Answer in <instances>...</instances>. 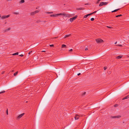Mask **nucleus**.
Returning a JSON list of instances; mask_svg holds the SVG:
<instances>
[{
  "instance_id": "nucleus-1",
  "label": "nucleus",
  "mask_w": 129,
  "mask_h": 129,
  "mask_svg": "<svg viewBox=\"0 0 129 129\" xmlns=\"http://www.w3.org/2000/svg\"><path fill=\"white\" fill-rule=\"evenodd\" d=\"M95 40L98 43H100L103 42V40L100 39H95Z\"/></svg>"
},
{
  "instance_id": "nucleus-2",
  "label": "nucleus",
  "mask_w": 129,
  "mask_h": 129,
  "mask_svg": "<svg viewBox=\"0 0 129 129\" xmlns=\"http://www.w3.org/2000/svg\"><path fill=\"white\" fill-rule=\"evenodd\" d=\"M108 2H101L100 3L99 6H101L103 5H107L108 4Z\"/></svg>"
},
{
  "instance_id": "nucleus-3",
  "label": "nucleus",
  "mask_w": 129,
  "mask_h": 129,
  "mask_svg": "<svg viewBox=\"0 0 129 129\" xmlns=\"http://www.w3.org/2000/svg\"><path fill=\"white\" fill-rule=\"evenodd\" d=\"M121 116L120 115H118L116 116H111L110 117V118L111 119L116 118H120Z\"/></svg>"
},
{
  "instance_id": "nucleus-4",
  "label": "nucleus",
  "mask_w": 129,
  "mask_h": 129,
  "mask_svg": "<svg viewBox=\"0 0 129 129\" xmlns=\"http://www.w3.org/2000/svg\"><path fill=\"white\" fill-rule=\"evenodd\" d=\"M77 17V16L76 15L74 17L70 18V21L71 22H73L74 20H75L76 19Z\"/></svg>"
},
{
  "instance_id": "nucleus-5",
  "label": "nucleus",
  "mask_w": 129,
  "mask_h": 129,
  "mask_svg": "<svg viewBox=\"0 0 129 129\" xmlns=\"http://www.w3.org/2000/svg\"><path fill=\"white\" fill-rule=\"evenodd\" d=\"M10 16V15H4L2 16L1 17L2 19H5L9 17Z\"/></svg>"
},
{
  "instance_id": "nucleus-6",
  "label": "nucleus",
  "mask_w": 129,
  "mask_h": 129,
  "mask_svg": "<svg viewBox=\"0 0 129 129\" xmlns=\"http://www.w3.org/2000/svg\"><path fill=\"white\" fill-rule=\"evenodd\" d=\"M24 113H23L19 115L17 117V119H19L21 118L24 115Z\"/></svg>"
},
{
  "instance_id": "nucleus-7",
  "label": "nucleus",
  "mask_w": 129,
  "mask_h": 129,
  "mask_svg": "<svg viewBox=\"0 0 129 129\" xmlns=\"http://www.w3.org/2000/svg\"><path fill=\"white\" fill-rule=\"evenodd\" d=\"M79 116L78 114H76L74 118L75 120L78 119L79 118Z\"/></svg>"
},
{
  "instance_id": "nucleus-8",
  "label": "nucleus",
  "mask_w": 129,
  "mask_h": 129,
  "mask_svg": "<svg viewBox=\"0 0 129 129\" xmlns=\"http://www.w3.org/2000/svg\"><path fill=\"white\" fill-rule=\"evenodd\" d=\"M64 16H65L66 17H71V15H70V14H66V13H65V14Z\"/></svg>"
},
{
  "instance_id": "nucleus-9",
  "label": "nucleus",
  "mask_w": 129,
  "mask_h": 129,
  "mask_svg": "<svg viewBox=\"0 0 129 129\" xmlns=\"http://www.w3.org/2000/svg\"><path fill=\"white\" fill-rule=\"evenodd\" d=\"M129 98V95H127V96L124 97V98H123L122 99V100H124L125 99H127L128 98Z\"/></svg>"
},
{
  "instance_id": "nucleus-10",
  "label": "nucleus",
  "mask_w": 129,
  "mask_h": 129,
  "mask_svg": "<svg viewBox=\"0 0 129 129\" xmlns=\"http://www.w3.org/2000/svg\"><path fill=\"white\" fill-rule=\"evenodd\" d=\"M90 14H87L85 15L84 17V18H87L88 16L90 15Z\"/></svg>"
},
{
  "instance_id": "nucleus-11",
  "label": "nucleus",
  "mask_w": 129,
  "mask_h": 129,
  "mask_svg": "<svg viewBox=\"0 0 129 129\" xmlns=\"http://www.w3.org/2000/svg\"><path fill=\"white\" fill-rule=\"evenodd\" d=\"M71 35L70 34L69 35H66L65 36L64 38H66L68 37H69Z\"/></svg>"
},
{
  "instance_id": "nucleus-12",
  "label": "nucleus",
  "mask_w": 129,
  "mask_h": 129,
  "mask_svg": "<svg viewBox=\"0 0 129 129\" xmlns=\"http://www.w3.org/2000/svg\"><path fill=\"white\" fill-rule=\"evenodd\" d=\"M120 9H117L115 10H114V11H112V12L113 13V12H116V11H118V10H119Z\"/></svg>"
},
{
  "instance_id": "nucleus-13",
  "label": "nucleus",
  "mask_w": 129,
  "mask_h": 129,
  "mask_svg": "<svg viewBox=\"0 0 129 129\" xmlns=\"http://www.w3.org/2000/svg\"><path fill=\"white\" fill-rule=\"evenodd\" d=\"M122 57V56H117L116 58H117V59H120Z\"/></svg>"
},
{
  "instance_id": "nucleus-14",
  "label": "nucleus",
  "mask_w": 129,
  "mask_h": 129,
  "mask_svg": "<svg viewBox=\"0 0 129 129\" xmlns=\"http://www.w3.org/2000/svg\"><path fill=\"white\" fill-rule=\"evenodd\" d=\"M24 0H21L19 2L20 3L22 4L24 2Z\"/></svg>"
},
{
  "instance_id": "nucleus-15",
  "label": "nucleus",
  "mask_w": 129,
  "mask_h": 129,
  "mask_svg": "<svg viewBox=\"0 0 129 129\" xmlns=\"http://www.w3.org/2000/svg\"><path fill=\"white\" fill-rule=\"evenodd\" d=\"M13 14H16L18 15L19 14V12H14L13 13Z\"/></svg>"
},
{
  "instance_id": "nucleus-16",
  "label": "nucleus",
  "mask_w": 129,
  "mask_h": 129,
  "mask_svg": "<svg viewBox=\"0 0 129 129\" xmlns=\"http://www.w3.org/2000/svg\"><path fill=\"white\" fill-rule=\"evenodd\" d=\"M59 15V14H54V17H57Z\"/></svg>"
},
{
  "instance_id": "nucleus-17",
  "label": "nucleus",
  "mask_w": 129,
  "mask_h": 129,
  "mask_svg": "<svg viewBox=\"0 0 129 129\" xmlns=\"http://www.w3.org/2000/svg\"><path fill=\"white\" fill-rule=\"evenodd\" d=\"M35 14H36L34 12H32L31 13H30V15H34Z\"/></svg>"
},
{
  "instance_id": "nucleus-18",
  "label": "nucleus",
  "mask_w": 129,
  "mask_h": 129,
  "mask_svg": "<svg viewBox=\"0 0 129 129\" xmlns=\"http://www.w3.org/2000/svg\"><path fill=\"white\" fill-rule=\"evenodd\" d=\"M65 13H59V15H64V16L65 15Z\"/></svg>"
},
{
  "instance_id": "nucleus-19",
  "label": "nucleus",
  "mask_w": 129,
  "mask_h": 129,
  "mask_svg": "<svg viewBox=\"0 0 129 129\" xmlns=\"http://www.w3.org/2000/svg\"><path fill=\"white\" fill-rule=\"evenodd\" d=\"M66 47V45L64 44H62V48H63L64 47Z\"/></svg>"
},
{
  "instance_id": "nucleus-20",
  "label": "nucleus",
  "mask_w": 129,
  "mask_h": 129,
  "mask_svg": "<svg viewBox=\"0 0 129 129\" xmlns=\"http://www.w3.org/2000/svg\"><path fill=\"white\" fill-rule=\"evenodd\" d=\"M18 52H17L13 54L12 55H18Z\"/></svg>"
},
{
  "instance_id": "nucleus-21",
  "label": "nucleus",
  "mask_w": 129,
  "mask_h": 129,
  "mask_svg": "<svg viewBox=\"0 0 129 129\" xmlns=\"http://www.w3.org/2000/svg\"><path fill=\"white\" fill-rule=\"evenodd\" d=\"M84 9V8H83V9L82 8H77L76 9L77 10H82V9Z\"/></svg>"
},
{
  "instance_id": "nucleus-22",
  "label": "nucleus",
  "mask_w": 129,
  "mask_h": 129,
  "mask_svg": "<svg viewBox=\"0 0 129 129\" xmlns=\"http://www.w3.org/2000/svg\"><path fill=\"white\" fill-rule=\"evenodd\" d=\"M97 12V11H95L94 12H93L92 13H90V15L93 14H94V13H96V12Z\"/></svg>"
},
{
  "instance_id": "nucleus-23",
  "label": "nucleus",
  "mask_w": 129,
  "mask_h": 129,
  "mask_svg": "<svg viewBox=\"0 0 129 129\" xmlns=\"http://www.w3.org/2000/svg\"><path fill=\"white\" fill-rule=\"evenodd\" d=\"M18 73V71L16 72L15 73H14V76H16L17 75V74Z\"/></svg>"
},
{
  "instance_id": "nucleus-24",
  "label": "nucleus",
  "mask_w": 129,
  "mask_h": 129,
  "mask_svg": "<svg viewBox=\"0 0 129 129\" xmlns=\"http://www.w3.org/2000/svg\"><path fill=\"white\" fill-rule=\"evenodd\" d=\"M46 13L47 14H51V13H53V12H46Z\"/></svg>"
},
{
  "instance_id": "nucleus-25",
  "label": "nucleus",
  "mask_w": 129,
  "mask_h": 129,
  "mask_svg": "<svg viewBox=\"0 0 129 129\" xmlns=\"http://www.w3.org/2000/svg\"><path fill=\"white\" fill-rule=\"evenodd\" d=\"M122 15L121 14V15H117L116 16V17H120V16H122Z\"/></svg>"
},
{
  "instance_id": "nucleus-26",
  "label": "nucleus",
  "mask_w": 129,
  "mask_h": 129,
  "mask_svg": "<svg viewBox=\"0 0 129 129\" xmlns=\"http://www.w3.org/2000/svg\"><path fill=\"white\" fill-rule=\"evenodd\" d=\"M35 14L38 13L39 12V11L38 10H36L35 11H34Z\"/></svg>"
},
{
  "instance_id": "nucleus-27",
  "label": "nucleus",
  "mask_w": 129,
  "mask_h": 129,
  "mask_svg": "<svg viewBox=\"0 0 129 129\" xmlns=\"http://www.w3.org/2000/svg\"><path fill=\"white\" fill-rule=\"evenodd\" d=\"M85 5H90V3H87L86 4H85Z\"/></svg>"
},
{
  "instance_id": "nucleus-28",
  "label": "nucleus",
  "mask_w": 129,
  "mask_h": 129,
  "mask_svg": "<svg viewBox=\"0 0 129 129\" xmlns=\"http://www.w3.org/2000/svg\"><path fill=\"white\" fill-rule=\"evenodd\" d=\"M116 46H119V47H122V45H116Z\"/></svg>"
},
{
  "instance_id": "nucleus-29",
  "label": "nucleus",
  "mask_w": 129,
  "mask_h": 129,
  "mask_svg": "<svg viewBox=\"0 0 129 129\" xmlns=\"http://www.w3.org/2000/svg\"><path fill=\"white\" fill-rule=\"evenodd\" d=\"M5 92V91H3L2 92H0V94H1L3 93H4Z\"/></svg>"
},
{
  "instance_id": "nucleus-30",
  "label": "nucleus",
  "mask_w": 129,
  "mask_h": 129,
  "mask_svg": "<svg viewBox=\"0 0 129 129\" xmlns=\"http://www.w3.org/2000/svg\"><path fill=\"white\" fill-rule=\"evenodd\" d=\"M94 19L93 18H92L90 20L91 21H93L94 20Z\"/></svg>"
},
{
  "instance_id": "nucleus-31",
  "label": "nucleus",
  "mask_w": 129,
  "mask_h": 129,
  "mask_svg": "<svg viewBox=\"0 0 129 129\" xmlns=\"http://www.w3.org/2000/svg\"><path fill=\"white\" fill-rule=\"evenodd\" d=\"M6 113L8 115V109H7V110H6Z\"/></svg>"
},
{
  "instance_id": "nucleus-32",
  "label": "nucleus",
  "mask_w": 129,
  "mask_h": 129,
  "mask_svg": "<svg viewBox=\"0 0 129 129\" xmlns=\"http://www.w3.org/2000/svg\"><path fill=\"white\" fill-rule=\"evenodd\" d=\"M50 16L51 17H54V14H52V15H51Z\"/></svg>"
},
{
  "instance_id": "nucleus-33",
  "label": "nucleus",
  "mask_w": 129,
  "mask_h": 129,
  "mask_svg": "<svg viewBox=\"0 0 129 129\" xmlns=\"http://www.w3.org/2000/svg\"><path fill=\"white\" fill-rule=\"evenodd\" d=\"M86 92H84V93H83L82 94V95H85V94H86Z\"/></svg>"
},
{
  "instance_id": "nucleus-34",
  "label": "nucleus",
  "mask_w": 129,
  "mask_h": 129,
  "mask_svg": "<svg viewBox=\"0 0 129 129\" xmlns=\"http://www.w3.org/2000/svg\"><path fill=\"white\" fill-rule=\"evenodd\" d=\"M107 68L106 67H104V70H105Z\"/></svg>"
},
{
  "instance_id": "nucleus-35",
  "label": "nucleus",
  "mask_w": 129,
  "mask_h": 129,
  "mask_svg": "<svg viewBox=\"0 0 129 129\" xmlns=\"http://www.w3.org/2000/svg\"><path fill=\"white\" fill-rule=\"evenodd\" d=\"M32 52V51H30L29 53H28V54H30Z\"/></svg>"
},
{
  "instance_id": "nucleus-36",
  "label": "nucleus",
  "mask_w": 129,
  "mask_h": 129,
  "mask_svg": "<svg viewBox=\"0 0 129 129\" xmlns=\"http://www.w3.org/2000/svg\"><path fill=\"white\" fill-rule=\"evenodd\" d=\"M19 56L21 57H22L23 56V55L22 54H21V55H19Z\"/></svg>"
},
{
  "instance_id": "nucleus-37",
  "label": "nucleus",
  "mask_w": 129,
  "mask_h": 129,
  "mask_svg": "<svg viewBox=\"0 0 129 129\" xmlns=\"http://www.w3.org/2000/svg\"><path fill=\"white\" fill-rule=\"evenodd\" d=\"M50 47H53L54 46V45H50Z\"/></svg>"
},
{
  "instance_id": "nucleus-38",
  "label": "nucleus",
  "mask_w": 129,
  "mask_h": 129,
  "mask_svg": "<svg viewBox=\"0 0 129 129\" xmlns=\"http://www.w3.org/2000/svg\"><path fill=\"white\" fill-rule=\"evenodd\" d=\"M118 106V104H116L114 105V107H117Z\"/></svg>"
},
{
  "instance_id": "nucleus-39",
  "label": "nucleus",
  "mask_w": 129,
  "mask_h": 129,
  "mask_svg": "<svg viewBox=\"0 0 129 129\" xmlns=\"http://www.w3.org/2000/svg\"><path fill=\"white\" fill-rule=\"evenodd\" d=\"M69 51H73V49H71L69 50Z\"/></svg>"
},
{
  "instance_id": "nucleus-40",
  "label": "nucleus",
  "mask_w": 129,
  "mask_h": 129,
  "mask_svg": "<svg viewBox=\"0 0 129 129\" xmlns=\"http://www.w3.org/2000/svg\"><path fill=\"white\" fill-rule=\"evenodd\" d=\"M40 22V20H38L37 21V23H38L39 22Z\"/></svg>"
},
{
  "instance_id": "nucleus-41",
  "label": "nucleus",
  "mask_w": 129,
  "mask_h": 129,
  "mask_svg": "<svg viewBox=\"0 0 129 129\" xmlns=\"http://www.w3.org/2000/svg\"><path fill=\"white\" fill-rule=\"evenodd\" d=\"M10 28H9L8 29H7L6 30H10Z\"/></svg>"
},
{
  "instance_id": "nucleus-42",
  "label": "nucleus",
  "mask_w": 129,
  "mask_h": 129,
  "mask_svg": "<svg viewBox=\"0 0 129 129\" xmlns=\"http://www.w3.org/2000/svg\"><path fill=\"white\" fill-rule=\"evenodd\" d=\"M88 50V49L87 48H86L85 49V50Z\"/></svg>"
},
{
  "instance_id": "nucleus-43",
  "label": "nucleus",
  "mask_w": 129,
  "mask_h": 129,
  "mask_svg": "<svg viewBox=\"0 0 129 129\" xmlns=\"http://www.w3.org/2000/svg\"><path fill=\"white\" fill-rule=\"evenodd\" d=\"M81 74V73H79L78 74H77V75L78 76H79Z\"/></svg>"
},
{
  "instance_id": "nucleus-44",
  "label": "nucleus",
  "mask_w": 129,
  "mask_h": 129,
  "mask_svg": "<svg viewBox=\"0 0 129 129\" xmlns=\"http://www.w3.org/2000/svg\"><path fill=\"white\" fill-rule=\"evenodd\" d=\"M46 52V51H42L41 52Z\"/></svg>"
},
{
  "instance_id": "nucleus-45",
  "label": "nucleus",
  "mask_w": 129,
  "mask_h": 129,
  "mask_svg": "<svg viewBox=\"0 0 129 129\" xmlns=\"http://www.w3.org/2000/svg\"><path fill=\"white\" fill-rule=\"evenodd\" d=\"M107 27L108 28H111V27H109V26H107Z\"/></svg>"
},
{
  "instance_id": "nucleus-46",
  "label": "nucleus",
  "mask_w": 129,
  "mask_h": 129,
  "mask_svg": "<svg viewBox=\"0 0 129 129\" xmlns=\"http://www.w3.org/2000/svg\"><path fill=\"white\" fill-rule=\"evenodd\" d=\"M4 72H2V74H3L4 73Z\"/></svg>"
},
{
  "instance_id": "nucleus-47",
  "label": "nucleus",
  "mask_w": 129,
  "mask_h": 129,
  "mask_svg": "<svg viewBox=\"0 0 129 129\" xmlns=\"http://www.w3.org/2000/svg\"><path fill=\"white\" fill-rule=\"evenodd\" d=\"M117 43V42H115V44H116Z\"/></svg>"
},
{
  "instance_id": "nucleus-48",
  "label": "nucleus",
  "mask_w": 129,
  "mask_h": 129,
  "mask_svg": "<svg viewBox=\"0 0 129 129\" xmlns=\"http://www.w3.org/2000/svg\"><path fill=\"white\" fill-rule=\"evenodd\" d=\"M57 38V37H56L54 38Z\"/></svg>"
},
{
  "instance_id": "nucleus-49",
  "label": "nucleus",
  "mask_w": 129,
  "mask_h": 129,
  "mask_svg": "<svg viewBox=\"0 0 129 129\" xmlns=\"http://www.w3.org/2000/svg\"><path fill=\"white\" fill-rule=\"evenodd\" d=\"M100 1V0H98V1Z\"/></svg>"
},
{
  "instance_id": "nucleus-50",
  "label": "nucleus",
  "mask_w": 129,
  "mask_h": 129,
  "mask_svg": "<svg viewBox=\"0 0 129 129\" xmlns=\"http://www.w3.org/2000/svg\"><path fill=\"white\" fill-rule=\"evenodd\" d=\"M110 73H110V72H109V74H110Z\"/></svg>"
},
{
  "instance_id": "nucleus-51",
  "label": "nucleus",
  "mask_w": 129,
  "mask_h": 129,
  "mask_svg": "<svg viewBox=\"0 0 129 129\" xmlns=\"http://www.w3.org/2000/svg\"><path fill=\"white\" fill-rule=\"evenodd\" d=\"M1 17V15H0V18Z\"/></svg>"
}]
</instances>
